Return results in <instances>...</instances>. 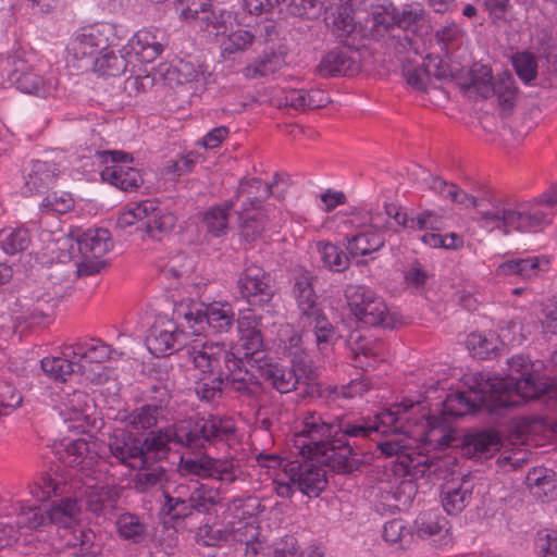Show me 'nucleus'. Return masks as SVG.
<instances>
[{"instance_id":"de8ad7c7","label":"nucleus","mask_w":557,"mask_h":557,"mask_svg":"<svg viewBox=\"0 0 557 557\" xmlns=\"http://www.w3.org/2000/svg\"><path fill=\"white\" fill-rule=\"evenodd\" d=\"M67 546L77 549L82 557H96L100 550V545L96 542V533L90 528H85L78 523L70 531L61 534Z\"/></svg>"},{"instance_id":"6e6552de","label":"nucleus","mask_w":557,"mask_h":557,"mask_svg":"<svg viewBox=\"0 0 557 557\" xmlns=\"http://www.w3.org/2000/svg\"><path fill=\"white\" fill-rule=\"evenodd\" d=\"M106 480L107 469L97 479L84 478L77 483H70V490L77 495L78 504L96 518H111L121 497L120 487Z\"/></svg>"},{"instance_id":"f257e3e1","label":"nucleus","mask_w":557,"mask_h":557,"mask_svg":"<svg viewBox=\"0 0 557 557\" xmlns=\"http://www.w3.org/2000/svg\"><path fill=\"white\" fill-rule=\"evenodd\" d=\"M399 409L380 412L374 420L359 419L355 421L336 418L331 420L317 411H305L295 422L294 434L289 449L293 455L308 457L314 455L319 448L334 434L349 435L351 437L373 438L376 432H391L406 430L398 420Z\"/></svg>"},{"instance_id":"4468645a","label":"nucleus","mask_w":557,"mask_h":557,"mask_svg":"<svg viewBox=\"0 0 557 557\" xmlns=\"http://www.w3.org/2000/svg\"><path fill=\"white\" fill-rule=\"evenodd\" d=\"M178 471L182 476L195 475L201 479H214L224 484L238 480L242 470L233 458H212L208 455L198 457H182Z\"/></svg>"},{"instance_id":"9b49d317","label":"nucleus","mask_w":557,"mask_h":557,"mask_svg":"<svg viewBox=\"0 0 557 557\" xmlns=\"http://www.w3.org/2000/svg\"><path fill=\"white\" fill-rule=\"evenodd\" d=\"M8 62L10 65L8 78L16 89L40 98L54 95L58 79L52 75H42L25 52L14 53L9 57Z\"/></svg>"},{"instance_id":"4c0bfd02","label":"nucleus","mask_w":557,"mask_h":557,"mask_svg":"<svg viewBox=\"0 0 557 557\" xmlns=\"http://www.w3.org/2000/svg\"><path fill=\"white\" fill-rule=\"evenodd\" d=\"M293 295L300 313L299 322L322 311L318 304V296L313 289L312 276L308 274L297 276L293 286Z\"/></svg>"},{"instance_id":"69168bd1","label":"nucleus","mask_w":557,"mask_h":557,"mask_svg":"<svg viewBox=\"0 0 557 557\" xmlns=\"http://www.w3.org/2000/svg\"><path fill=\"white\" fill-rule=\"evenodd\" d=\"M62 412L69 414V419L78 420L81 417H86L90 408L89 396L82 391H73L64 398Z\"/></svg>"},{"instance_id":"f3484780","label":"nucleus","mask_w":557,"mask_h":557,"mask_svg":"<svg viewBox=\"0 0 557 557\" xmlns=\"http://www.w3.org/2000/svg\"><path fill=\"white\" fill-rule=\"evenodd\" d=\"M236 290L249 305L257 307L269 305L275 295L270 273L257 264L246 267L239 274Z\"/></svg>"},{"instance_id":"2f4dec72","label":"nucleus","mask_w":557,"mask_h":557,"mask_svg":"<svg viewBox=\"0 0 557 557\" xmlns=\"http://www.w3.org/2000/svg\"><path fill=\"white\" fill-rule=\"evenodd\" d=\"M349 347L356 368L368 370L384 360L385 345L377 338L358 336L354 339L351 337Z\"/></svg>"},{"instance_id":"72a5a7b5","label":"nucleus","mask_w":557,"mask_h":557,"mask_svg":"<svg viewBox=\"0 0 557 557\" xmlns=\"http://www.w3.org/2000/svg\"><path fill=\"white\" fill-rule=\"evenodd\" d=\"M81 510L77 497L61 498L47 508L48 527L54 525L65 533L78 523Z\"/></svg>"},{"instance_id":"cd10ccee","label":"nucleus","mask_w":557,"mask_h":557,"mask_svg":"<svg viewBox=\"0 0 557 557\" xmlns=\"http://www.w3.org/2000/svg\"><path fill=\"white\" fill-rule=\"evenodd\" d=\"M272 184H264L261 178H242L232 198L236 202L235 211L259 210L261 203L272 194Z\"/></svg>"},{"instance_id":"423d86ee","label":"nucleus","mask_w":557,"mask_h":557,"mask_svg":"<svg viewBox=\"0 0 557 557\" xmlns=\"http://www.w3.org/2000/svg\"><path fill=\"white\" fill-rule=\"evenodd\" d=\"M414 406H419V403H413L411 400H404L400 404H395L391 408L383 410L391 411L394 409H399L397 413L398 420L404 423L406 430L403 431H391V432H376L373 434L377 436L382 435H404L408 438H414L421 442L429 443L430 445H434V447L443 449L449 447L455 442L456 437L454 431L448 425H438L436 417L425 418L422 414L420 418L411 419L408 416L410 409Z\"/></svg>"},{"instance_id":"338daca9","label":"nucleus","mask_w":557,"mask_h":557,"mask_svg":"<svg viewBox=\"0 0 557 557\" xmlns=\"http://www.w3.org/2000/svg\"><path fill=\"white\" fill-rule=\"evenodd\" d=\"M527 484L536 488L535 493L547 495L556 487L555 473L546 468H534L527 475Z\"/></svg>"},{"instance_id":"052dcab7","label":"nucleus","mask_w":557,"mask_h":557,"mask_svg":"<svg viewBox=\"0 0 557 557\" xmlns=\"http://www.w3.org/2000/svg\"><path fill=\"white\" fill-rule=\"evenodd\" d=\"M493 95H497L499 103L505 108L513 107L518 92L515 78L508 71L499 74L493 85Z\"/></svg>"},{"instance_id":"79ce46f5","label":"nucleus","mask_w":557,"mask_h":557,"mask_svg":"<svg viewBox=\"0 0 557 557\" xmlns=\"http://www.w3.org/2000/svg\"><path fill=\"white\" fill-rule=\"evenodd\" d=\"M11 508L9 515H15V523L21 530L42 531L48 527L47 507L16 502Z\"/></svg>"},{"instance_id":"a211bd4d","label":"nucleus","mask_w":557,"mask_h":557,"mask_svg":"<svg viewBox=\"0 0 557 557\" xmlns=\"http://www.w3.org/2000/svg\"><path fill=\"white\" fill-rule=\"evenodd\" d=\"M59 298L50 292H36L33 297H24L23 311L15 317L17 327L46 326L52 323Z\"/></svg>"},{"instance_id":"2eb2a0df","label":"nucleus","mask_w":557,"mask_h":557,"mask_svg":"<svg viewBox=\"0 0 557 557\" xmlns=\"http://www.w3.org/2000/svg\"><path fill=\"white\" fill-rule=\"evenodd\" d=\"M61 460L72 471L70 483H77L84 478L97 479L102 475V470H106L104 461L90 448L85 438H77L64 444Z\"/></svg>"},{"instance_id":"37998d69","label":"nucleus","mask_w":557,"mask_h":557,"mask_svg":"<svg viewBox=\"0 0 557 557\" xmlns=\"http://www.w3.org/2000/svg\"><path fill=\"white\" fill-rule=\"evenodd\" d=\"M283 99L285 106L300 111L315 110L331 102L329 94L319 88L288 89Z\"/></svg>"},{"instance_id":"ddd939ff","label":"nucleus","mask_w":557,"mask_h":557,"mask_svg":"<svg viewBox=\"0 0 557 557\" xmlns=\"http://www.w3.org/2000/svg\"><path fill=\"white\" fill-rule=\"evenodd\" d=\"M95 158L104 165L100 171L101 180L123 191L137 190L144 183L138 169L127 165L134 158L120 150H98Z\"/></svg>"},{"instance_id":"5fc2aeb1","label":"nucleus","mask_w":557,"mask_h":557,"mask_svg":"<svg viewBox=\"0 0 557 557\" xmlns=\"http://www.w3.org/2000/svg\"><path fill=\"white\" fill-rule=\"evenodd\" d=\"M127 54L121 51L117 55L113 50L107 48L102 53L96 57L94 61V69L100 75L106 76H119L126 72L128 61L126 60Z\"/></svg>"},{"instance_id":"bb28decb","label":"nucleus","mask_w":557,"mask_h":557,"mask_svg":"<svg viewBox=\"0 0 557 557\" xmlns=\"http://www.w3.org/2000/svg\"><path fill=\"white\" fill-rule=\"evenodd\" d=\"M322 77L350 76L358 72L355 52L346 47H337L324 54L317 66Z\"/></svg>"},{"instance_id":"20e7f679","label":"nucleus","mask_w":557,"mask_h":557,"mask_svg":"<svg viewBox=\"0 0 557 557\" xmlns=\"http://www.w3.org/2000/svg\"><path fill=\"white\" fill-rule=\"evenodd\" d=\"M163 494L165 503L162 510L171 519H185L194 512L207 513L221 500L218 488L186 478L170 484Z\"/></svg>"},{"instance_id":"b1692460","label":"nucleus","mask_w":557,"mask_h":557,"mask_svg":"<svg viewBox=\"0 0 557 557\" xmlns=\"http://www.w3.org/2000/svg\"><path fill=\"white\" fill-rule=\"evenodd\" d=\"M171 410L169 400L161 399L159 403L145 404L123 417V421L127 426L134 430H149L161 423L170 421Z\"/></svg>"},{"instance_id":"a878e982","label":"nucleus","mask_w":557,"mask_h":557,"mask_svg":"<svg viewBox=\"0 0 557 557\" xmlns=\"http://www.w3.org/2000/svg\"><path fill=\"white\" fill-rule=\"evenodd\" d=\"M550 268V258L546 255L517 258L500 263L496 269L498 276L516 275L522 280H533L547 273Z\"/></svg>"},{"instance_id":"0eeeda50","label":"nucleus","mask_w":557,"mask_h":557,"mask_svg":"<svg viewBox=\"0 0 557 557\" xmlns=\"http://www.w3.org/2000/svg\"><path fill=\"white\" fill-rule=\"evenodd\" d=\"M138 222L149 237L160 239L174 227L176 216L161 208L158 200L145 199L127 203L119 213L116 225L126 228Z\"/></svg>"},{"instance_id":"412c9836","label":"nucleus","mask_w":557,"mask_h":557,"mask_svg":"<svg viewBox=\"0 0 557 557\" xmlns=\"http://www.w3.org/2000/svg\"><path fill=\"white\" fill-rule=\"evenodd\" d=\"M185 333L172 320H157L146 337L148 350L156 357H165L185 346Z\"/></svg>"},{"instance_id":"e433bc0d","label":"nucleus","mask_w":557,"mask_h":557,"mask_svg":"<svg viewBox=\"0 0 557 557\" xmlns=\"http://www.w3.org/2000/svg\"><path fill=\"white\" fill-rule=\"evenodd\" d=\"M58 177V168L54 163L33 160L25 169V187L29 193H42L52 186Z\"/></svg>"},{"instance_id":"603ef678","label":"nucleus","mask_w":557,"mask_h":557,"mask_svg":"<svg viewBox=\"0 0 557 557\" xmlns=\"http://www.w3.org/2000/svg\"><path fill=\"white\" fill-rule=\"evenodd\" d=\"M42 371L52 380L66 382L73 374L79 373L77 360L72 357H46L40 362Z\"/></svg>"},{"instance_id":"c9c22d12","label":"nucleus","mask_w":557,"mask_h":557,"mask_svg":"<svg viewBox=\"0 0 557 557\" xmlns=\"http://www.w3.org/2000/svg\"><path fill=\"white\" fill-rule=\"evenodd\" d=\"M109 48V38L98 26L83 28L72 41V50L77 58L94 57Z\"/></svg>"},{"instance_id":"0e129e2a","label":"nucleus","mask_w":557,"mask_h":557,"mask_svg":"<svg viewBox=\"0 0 557 557\" xmlns=\"http://www.w3.org/2000/svg\"><path fill=\"white\" fill-rule=\"evenodd\" d=\"M230 375H212L196 382L195 393L201 401L212 403L221 398L223 393V381Z\"/></svg>"},{"instance_id":"1a4fd4ad","label":"nucleus","mask_w":557,"mask_h":557,"mask_svg":"<svg viewBox=\"0 0 557 557\" xmlns=\"http://www.w3.org/2000/svg\"><path fill=\"white\" fill-rule=\"evenodd\" d=\"M345 298L356 319L366 325L394 329L399 322L398 315L388 310L384 299L366 285H348Z\"/></svg>"},{"instance_id":"dca6fc26","label":"nucleus","mask_w":557,"mask_h":557,"mask_svg":"<svg viewBox=\"0 0 557 557\" xmlns=\"http://www.w3.org/2000/svg\"><path fill=\"white\" fill-rule=\"evenodd\" d=\"M284 466V472L292 484L308 496H318L326 486V472L322 465L317 462L314 456L299 457Z\"/></svg>"},{"instance_id":"473e14b6","label":"nucleus","mask_w":557,"mask_h":557,"mask_svg":"<svg viewBox=\"0 0 557 557\" xmlns=\"http://www.w3.org/2000/svg\"><path fill=\"white\" fill-rule=\"evenodd\" d=\"M414 525L419 537L438 536L435 542L440 545H446L451 540L449 521L437 509L421 512L417 517Z\"/></svg>"},{"instance_id":"6e6d98bb","label":"nucleus","mask_w":557,"mask_h":557,"mask_svg":"<svg viewBox=\"0 0 557 557\" xmlns=\"http://www.w3.org/2000/svg\"><path fill=\"white\" fill-rule=\"evenodd\" d=\"M232 209H236V202L233 199L209 209L203 219L208 232L214 236L224 234L228 224V212Z\"/></svg>"},{"instance_id":"774afa93","label":"nucleus","mask_w":557,"mask_h":557,"mask_svg":"<svg viewBox=\"0 0 557 557\" xmlns=\"http://www.w3.org/2000/svg\"><path fill=\"white\" fill-rule=\"evenodd\" d=\"M471 86L481 95L483 98H488L493 95V75L491 67L486 65H475L471 70Z\"/></svg>"},{"instance_id":"864d4df0","label":"nucleus","mask_w":557,"mask_h":557,"mask_svg":"<svg viewBox=\"0 0 557 557\" xmlns=\"http://www.w3.org/2000/svg\"><path fill=\"white\" fill-rule=\"evenodd\" d=\"M235 212L239 220L240 236L248 243L258 240L264 232V214L260 210Z\"/></svg>"},{"instance_id":"c756f323","label":"nucleus","mask_w":557,"mask_h":557,"mask_svg":"<svg viewBox=\"0 0 557 557\" xmlns=\"http://www.w3.org/2000/svg\"><path fill=\"white\" fill-rule=\"evenodd\" d=\"M500 447L502 440L496 431L482 430L467 433L461 449L468 458L482 459L493 456Z\"/></svg>"},{"instance_id":"c03bdc74","label":"nucleus","mask_w":557,"mask_h":557,"mask_svg":"<svg viewBox=\"0 0 557 557\" xmlns=\"http://www.w3.org/2000/svg\"><path fill=\"white\" fill-rule=\"evenodd\" d=\"M114 525L119 539L124 542L140 545L146 542L148 537V525L136 513H120L116 517Z\"/></svg>"},{"instance_id":"3c124183","label":"nucleus","mask_w":557,"mask_h":557,"mask_svg":"<svg viewBox=\"0 0 557 557\" xmlns=\"http://www.w3.org/2000/svg\"><path fill=\"white\" fill-rule=\"evenodd\" d=\"M30 244V232L24 226H8L0 231V247L8 255L23 252Z\"/></svg>"},{"instance_id":"ea45409f","label":"nucleus","mask_w":557,"mask_h":557,"mask_svg":"<svg viewBox=\"0 0 557 557\" xmlns=\"http://www.w3.org/2000/svg\"><path fill=\"white\" fill-rule=\"evenodd\" d=\"M83 258L101 259L112 247L110 233L106 228L87 230L77 237Z\"/></svg>"},{"instance_id":"8fccbe9b","label":"nucleus","mask_w":557,"mask_h":557,"mask_svg":"<svg viewBox=\"0 0 557 557\" xmlns=\"http://www.w3.org/2000/svg\"><path fill=\"white\" fill-rule=\"evenodd\" d=\"M284 64L285 58L281 52L264 51L253 63L244 67V75L250 79L265 77L278 72Z\"/></svg>"},{"instance_id":"6ab92c4d","label":"nucleus","mask_w":557,"mask_h":557,"mask_svg":"<svg viewBox=\"0 0 557 557\" xmlns=\"http://www.w3.org/2000/svg\"><path fill=\"white\" fill-rule=\"evenodd\" d=\"M115 352L110 345L99 338L84 339L63 347V355L76 359L79 374L90 381H94L95 377L89 372L88 366L97 364L99 367L101 363L113 359Z\"/></svg>"},{"instance_id":"a18cd8bd","label":"nucleus","mask_w":557,"mask_h":557,"mask_svg":"<svg viewBox=\"0 0 557 557\" xmlns=\"http://www.w3.org/2000/svg\"><path fill=\"white\" fill-rule=\"evenodd\" d=\"M347 250L352 257L367 256L380 250L385 245V235L366 228L355 234H346Z\"/></svg>"},{"instance_id":"a19ab883","label":"nucleus","mask_w":557,"mask_h":557,"mask_svg":"<svg viewBox=\"0 0 557 557\" xmlns=\"http://www.w3.org/2000/svg\"><path fill=\"white\" fill-rule=\"evenodd\" d=\"M240 350L239 355H236L238 362V369L246 367L252 369L256 364H259L258 360H264L268 358L264 351V342L261 330L248 332L239 336Z\"/></svg>"},{"instance_id":"5701e85b","label":"nucleus","mask_w":557,"mask_h":557,"mask_svg":"<svg viewBox=\"0 0 557 557\" xmlns=\"http://www.w3.org/2000/svg\"><path fill=\"white\" fill-rule=\"evenodd\" d=\"M166 38L163 30L158 28H144L138 30L122 52L135 54L140 62L149 63L154 61L164 50Z\"/></svg>"},{"instance_id":"9d476101","label":"nucleus","mask_w":557,"mask_h":557,"mask_svg":"<svg viewBox=\"0 0 557 557\" xmlns=\"http://www.w3.org/2000/svg\"><path fill=\"white\" fill-rule=\"evenodd\" d=\"M377 448L386 457L395 456L392 470L404 482H412L423 476L436 474L438 461L431 460L426 455L418 453L403 444V440H386L377 442Z\"/></svg>"},{"instance_id":"4be33fe9","label":"nucleus","mask_w":557,"mask_h":557,"mask_svg":"<svg viewBox=\"0 0 557 557\" xmlns=\"http://www.w3.org/2000/svg\"><path fill=\"white\" fill-rule=\"evenodd\" d=\"M258 361L259 364L249 370L252 382H264L281 394H287L297 388L300 376L294 370L273 362L270 357Z\"/></svg>"},{"instance_id":"f03ea898","label":"nucleus","mask_w":557,"mask_h":557,"mask_svg":"<svg viewBox=\"0 0 557 557\" xmlns=\"http://www.w3.org/2000/svg\"><path fill=\"white\" fill-rule=\"evenodd\" d=\"M471 380L473 385L467 391H457L446 396L442 409L443 420L446 421L447 417H463L481 409L498 413L500 409L518 407L521 404L520 393L524 396H534L536 393L534 385L528 380L517 382L516 391L508 388L511 381L491 380L481 373ZM443 425H447L446 422Z\"/></svg>"},{"instance_id":"7c9ffc66","label":"nucleus","mask_w":557,"mask_h":557,"mask_svg":"<svg viewBox=\"0 0 557 557\" xmlns=\"http://www.w3.org/2000/svg\"><path fill=\"white\" fill-rule=\"evenodd\" d=\"M473 485L467 476L451 478L442 486L441 502L444 510L449 515L462 511L469 504Z\"/></svg>"},{"instance_id":"4d7b16f0","label":"nucleus","mask_w":557,"mask_h":557,"mask_svg":"<svg viewBox=\"0 0 557 557\" xmlns=\"http://www.w3.org/2000/svg\"><path fill=\"white\" fill-rule=\"evenodd\" d=\"M304 327H312L315 342L320 350L331 344L335 338V329L330 323L323 311L300 322Z\"/></svg>"},{"instance_id":"aec40b11","label":"nucleus","mask_w":557,"mask_h":557,"mask_svg":"<svg viewBox=\"0 0 557 557\" xmlns=\"http://www.w3.org/2000/svg\"><path fill=\"white\" fill-rule=\"evenodd\" d=\"M348 437L349 435L343 433L334 434L324 443V447L314 453L317 462L338 472H352L357 468V460Z\"/></svg>"},{"instance_id":"c85d7f7f","label":"nucleus","mask_w":557,"mask_h":557,"mask_svg":"<svg viewBox=\"0 0 557 557\" xmlns=\"http://www.w3.org/2000/svg\"><path fill=\"white\" fill-rule=\"evenodd\" d=\"M188 320L194 319L195 324L207 323L213 333H227L235 323V314L232 307L227 304H212L205 310L189 311L185 314Z\"/></svg>"},{"instance_id":"f8f14e48","label":"nucleus","mask_w":557,"mask_h":557,"mask_svg":"<svg viewBox=\"0 0 557 557\" xmlns=\"http://www.w3.org/2000/svg\"><path fill=\"white\" fill-rule=\"evenodd\" d=\"M187 356L196 369L211 375H230V372L238 370L240 362L224 343L201 339H195L187 347Z\"/></svg>"},{"instance_id":"bf43d9fd","label":"nucleus","mask_w":557,"mask_h":557,"mask_svg":"<svg viewBox=\"0 0 557 557\" xmlns=\"http://www.w3.org/2000/svg\"><path fill=\"white\" fill-rule=\"evenodd\" d=\"M256 35L247 29H236L228 34L222 46V55L232 58L237 53L247 51L255 42Z\"/></svg>"},{"instance_id":"393cba45","label":"nucleus","mask_w":557,"mask_h":557,"mask_svg":"<svg viewBox=\"0 0 557 557\" xmlns=\"http://www.w3.org/2000/svg\"><path fill=\"white\" fill-rule=\"evenodd\" d=\"M111 456L122 465L136 468L141 463L140 440L135 437L131 432L117 429L109 436L108 443Z\"/></svg>"},{"instance_id":"680f3d73","label":"nucleus","mask_w":557,"mask_h":557,"mask_svg":"<svg viewBox=\"0 0 557 557\" xmlns=\"http://www.w3.org/2000/svg\"><path fill=\"white\" fill-rule=\"evenodd\" d=\"M512 66L518 77L525 84H530L537 76V61L529 51L517 52L511 58Z\"/></svg>"},{"instance_id":"e2e57ef3","label":"nucleus","mask_w":557,"mask_h":557,"mask_svg":"<svg viewBox=\"0 0 557 557\" xmlns=\"http://www.w3.org/2000/svg\"><path fill=\"white\" fill-rule=\"evenodd\" d=\"M370 15L376 30H387L397 26V8L392 2L372 5Z\"/></svg>"},{"instance_id":"58836bf2","label":"nucleus","mask_w":557,"mask_h":557,"mask_svg":"<svg viewBox=\"0 0 557 557\" xmlns=\"http://www.w3.org/2000/svg\"><path fill=\"white\" fill-rule=\"evenodd\" d=\"M174 429L165 428L159 432H151L144 441H140L143 465H154L157 461L166 458L170 450V443L174 441Z\"/></svg>"},{"instance_id":"49530a36","label":"nucleus","mask_w":557,"mask_h":557,"mask_svg":"<svg viewBox=\"0 0 557 557\" xmlns=\"http://www.w3.org/2000/svg\"><path fill=\"white\" fill-rule=\"evenodd\" d=\"M372 386V382L368 377L361 376L344 385H320L318 392L319 396L325 398L327 401H336L341 398L351 399L357 396H362L364 393L369 392Z\"/></svg>"},{"instance_id":"7ed1b4c3","label":"nucleus","mask_w":557,"mask_h":557,"mask_svg":"<svg viewBox=\"0 0 557 557\" xmlns=\"http://www.w3.org/2000/svg\"><path fill=\"white\" fill-rule=\"evenodd\" d=\"M548 212L536 198L520 200L511 196L485 191V200L478 205V225L488 233L507 236L512 233H536L547 226Z\"/></svg>"},{"instance_id":"13d9d810","label":"nucleus","mask_w":557,"mask_h":557,"mask_svg":"<svg viewBox=\"0 0 557 557\" xmlns=\"http://www.w3.org/2000/svg\"><path fill=\"white\" fill-rule=\"evenodd\" d=\"M318 251L324 267L333 272H344L349 267V258L344 250L332 243H318Z\"/></svg>"},{"instance_id":"f704fd0d","label":"nucleus","mask_w":557,"mask_h":557,"mask_svg":"<svg viewBox=\"0 0 557 557\" xmlns=\"http://www.w3.org/2000/svg\"><path fill=\"white\" fill-rule=\"evenodd\" d=\"M508 364L510 367L511 374L506 377H494L493 380L511 381V383L508 386L510 391L517 389V382L528 380L534 385L536 389L534 396H524L521 394V404L519 406H521L529 399L540 398L542 395L548 392L549 385L543 382H536L534 380V376L530 373L531 362L529 358L524 356H515L508 361Z\"/></svg>"},{"instance_id":"09e8293b","label":"nucleus","mask_w":557,"mask_h":557,"mask_svg":"<svg viewBox=\"0 0 557 557\" xmlns=\"http://www.w3.org/2000/svg\"><path fill=\"white\" fill-rule=\"evenodd\" d=\"M63 476L52 468L40 474L30 485L29 493L39 502L48 500L52 496L61 495L65 491L66 483Z\"/></svg>"},{"instance_id":"39448f33","label":"nucleus","mask_w":557,"mask_h":557,"mask_svg":"<svg viewBox=\"0 0 557 557\" xmlns=\"http://www.w3.org/2000/svg\"><path fill=\"white\" fill-rule=\"evenodd\" d=\"M234 433L235 425L231 419L209 414L183 421L174 428L173 435L175 444L199 451L207 445L227 441Z\"/></svg>"}]
</instances>
